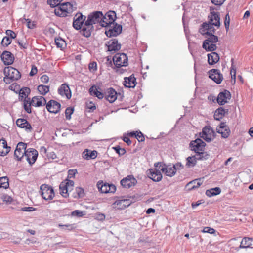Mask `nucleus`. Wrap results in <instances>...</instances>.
I'll use <instances>...</instances> for the list:
<instances>
[{
  "instance_id": "bf43d9fd",
  "label": "nucleus",
  "mask_w": 253,
  "mask_h": 253,
  "mask_svg": "<svg viewBox=\"0 0 253 253\" xmlns=\"http://www.w3.org/2000/svg\"><path fill=\"white\" fill-rule=\"evenodd\" d=\"M108 21H109V20L107 19H104L103 18L101 21L100 26L104 27H111V25H112L113 23H109Z\"/></svg>"
},
{
  "instance_id": "4be33fe9",
  "label": "nucleus",
  "mask_w": 253,
  "mask_h": 253,
  "mask_svg": "<svg viewBox=\"0 0 253 253\" xmlns=\"http://www.w3.org/2000/svg\"><path fill=\"white\" fill-rule=\"evenodd\" d=\"M209 22L212 23L215 26L219 27L220 25L219 13L214 11H211L209 16Z\"/></svg>"
},
{
  "instance_id": "ea45409f",
  "label": "nucleus",
  "mask_w": 253,
  "mask_h": 253,
  "mask_svg": "<svg viewBox=\"0 0 253 253\" xmlns=\"http://www.w3.org/2000/svg\"><path fill=\"white\" fill-rule=\"evenodd\" d=\"M108 183H103L102 181L98 182L97 183V186L99 190L102 193H108Z\"/></svg>"
},
{
  "instance_id": "bb28decb",
  "label": "nucleus",
  "mask_w": 253,
  "mask_h": 253,
  "mask_svg": "<svg viewBox=\"0 0 253 253\" xmlns=\"http://www.w3.org/2000/svg\"><path fill=\"white\" fill-rule=\"evenodd\" d=\"M10 147L7 146V142L4 139L0 140V155L5 156L10 151Z\"/></svg>"
},
{
  "instance_id": "4c0bfd02",
  "label": "nucleus",
  "mask_w": 253,
  "mask_h": 253,
  "mask_svg": "<svg viewBox=\"0 0 253 253\" xmlns=\"http://www.w3.org/2000/svg\"><path fill=\"white\" fill-rule=\"evenodd\" d=\"M197 158L195 156H189L186 158V167L187 168H192L194 167L197 163Z\"/></svg>"
},
{
  "instance_id": "c756f323",
  "label": "nucleus",
  "mask_w": 253,
  "mask_h": 253,
  "mask_svg": "<svg viewBox=\"0 0 253 253\" xmlns=\"http://www.w3.org/2000/svg\"><path fill=\"white\" fill-rule=\"evenodd\" d=\"M208 61L210 65H214L219 60V56L218 54L214 51L208 54Z\"/></svg>"
},
{
  "instance_id": "20e7f679",
  "label": "nucleus",
  "mask_w": 253,
  "mask_h": 253,
  "mask_svg": "<svg viewBox=\"0 0 253 253\" xmlns=\"http://www.w3.org/2000/svg\"><path fill=\"white\" fill-rule=\"evenodd\" d=\"M113 60L116 68H120L122 66L126 67L127 66V56L124 53L116 54L113 57Z\"/></svg>"
},
{
  "instance_id": "3c124183",
  "label": "nucleus",
  "mask_w": 253,
  "mask_h": 253,
  "mask_svg": "<svg viewBox=\"0 0 253 253\" xmlns=\"http://www.w3.org/2000/svg\"><path fill=\"white\" fill-rule=\"evenodd\" d=\"M58 226L63 230L67 229L68 230H71L74 228V224H59Z\"/></svg>"
},
{
  "instance_id": "a19ab883",
  "label": "nucleus",
  "mask_w": 253,
  "mask_h": 253,
  "mask_svg": "<svg viewBox=\"0 0 253 253\" xmlns=\"http://www.w3.org/2000/svg\"><path fill=\"white\" fill-rule=\"evenodd\" d=\"M9 186V179L7 176L0 177V188L6 189Z\"/></svg>"
},
{
  "instance_id": "e2e57ef3",
  "label": "nucleus",
  "mask_w": 253,
  "mask_h": 253,
  "mask_svg": "<svg viewBox=\"0 0 253 253\" xmlns=\"http://www.w3.org/2000/svg\"><path fill=\"white\" fill-rule=\"evenodd\" d=\"M88 68L90 71H95L97 70V63L95 62L90 63Z\"/></svg>"
},
{
  "instance_id": "9b49d317",
  "label": "nucleus",
  "mask_w": 253,
  "mask_h": 253,
  "mask_svg": "<svg viewBox=\"0 0 253 253\" xmlns=\"http://www.w3.org/2000/svg\"><path fill=\"white\" fill-rule=\"evenodd\" d=\"M27 144L23 142H20L17 145L16 149L14 152V157L19 161L23 157L24 155H25L26 150Z\"/></svg>"
},
{
  "instance_id": "cd10ccee",
  "label": "nucleus",
  "mask_w": 253,
  "mask_h": 253,
  "mask_svg": "<svg viewBox=\"0 0 253 253\" xmlns=\"http://www.w3.org/2000/svg\"><path fill=\"white\" fill-rule=\"evenodd\" d=\"M228 112V109H224L222 107L217 109L214 114V118L216 120H220L225 115L226 113Z\"/></svg>"
},
{
  "instance_id": "7c9ffc66",
  "label": "nucleus",
  "mask_w": 253,
  "mask_h": 253,
  "mask_svg": "<svg viewBox=\"0 0 253 253\" xmlns=\"http://www.w3.org/2000/svg\"><path fill=\"white\" fill-rule=\"evenodd\" d=\"M253 240L252 238L244 237L242 239L240 245V248H251L252 246V241Z\"/></svg>"
},
{
  "instance_id": "6ab92c4d",
  "label": "nucleus",
  "mask_w": 253,
  "mask_h": 253,
  "mask_svg": "<svg viewBox=\"0 0 253 253\" xmlns=\"http://www.w3.org/2000/svg\"><path fill=\"white\" fill-rule=\"evenodd\" d=\"M117 92L112 87L107 88L104 92V97L110 103H113L117 99Z\"/></svg>"
},
{
  "instance_id": "1a4fd4ad",
  "label": "nucleus",
  "mask_w": 253,
  "mask_h": 253,
  "mask_svg": "<svg viewBox=\"0 0 253 253\" xmlns=\"http://www.w3.org/2000/svg\"><path fill=\"white\" fill-rule=\"evenodd\" d=\"M155 166L156 167H159L160 170L163 172H165V174L168 176L172 177L176 173L175 168L171 165L166 166L164 164L162 166L161 163H157L155 164Z\"/></svg>"
},
{
  "instance_id": "58836bf2",
  "label": "nucleus",
  "mask_w": 253,
  "mask_h": 253,
  "mask_svg": "<svg viewBox=\"0 0 253 253\" xmlns=\"http://www.w3.org/2000/svg\"><path fill=\"white\" fill-rule=\"evenodd\" d=\"M202 183V179L201 178H199L189 182L187 184V186L190 187V189H194L198 188Z\"/></svg>"
},
{
  "instance_id": "6e6d98bb",
  "label": "nucleus",
  "mask_w": 253,
  "mask_h": 253,
  "mask_svg": "<svg viewBox=\"0 0 253 253\" xmlns=\"http://www.w3.org/2000/svg\"><path fill=\"white\" fill-rule=\"evenodd\" d=\"M84 212L79 211V210H75L71 212V215L73 216L77 217H82L84 215Z\"/></svg>"
},
{
  "instance_id": "0eeeda50",
  "label": "nucleus",
  "mask_w": 253,
  "mask_h": 253,
  "mask_svg": "<svg viewBox=\"0 0 253 253\" xmlns=\"http://www.w3.org/2000/svg\"><path fill=\"white\" fill-rule=\"evenodd\" d=\"M86 16L83 15L81 13H77L73 22V26L76 30L82 29L86 21Z\"/></svg>"
},
{
  "instance_id": "aec40b11",
  "label": "nucleus",
  "mask_w": 253,
  "mask_h": 253,
  "mask_svg": "<svg viewBox=\"0 0 253 253\" xmlns=\"http://www.w3.org/2000/svg\"><path fill=\"white\" fill-rule=\"evenodd\" d=\"M148 177L155 182H159L162 180V174L160 170L157 169H150Z\"/></svg>"
},
{
  "instance_id": "c9c22d12",
  "label": "nucleus",
  "mask_w": 253,
  "mask_h": 253,
  "mask_svg": "<svg viewBox=\"0 0 253 253\" xmlns=\"http://www.w3.org/2000/svg\"><path fill=\"white\" fill-rule=\"evenodd\" d=\"M221 192V190L219 187H215L207 190L206 191V195L207 196L211 197L219 194Z\"/></svg>"
},
{
  "instance_id": "5701e85b",
  "label": "nucleus",
  "mask_w": 253,
  "mask_h": 253,
  "mask_svg": "<svg viewBox=\"0 0 253 253\" xmlns=\"http://www.w3.org/2000/svg\"><path fill=\"white\" fill-rule=\"evenodd\" d=\"M17 126L20 128H25L26 131L31 132L32 128L31 125L25 119H18L16 122Z\"/></svg>"
},
{
  "instance_id": "39448f33",
  "label": "nucleus",
  "mask_w": 253,
  "mask_h": 253,
  "mask_svg": "<svg viewBox=\"0 0 253 253\" xmlns=\"http://www.w3.org/2000/svg\"><path fill=\"white\" fill-rule=\"evenodd\" d=\"M40 190L42 197L45 200H51L55 196L53 189L48 185H42L40 187Z\"/></svg>"
},
{
  "instance_id": "680f3d73",
  "label": "nucleus",
  "mask_w": 253,
  "mask_h": 253,
  "mask_svg": "<svg viewBox=\"0 0 253 253\" xmlns=\"http://www.w3.org/2000/svg\"><path fill=\"white\" fill-rule=\"evenodd\" d=\"M24 20L27 22V26L29 29H33L35 27L34 22H32L29 19L24 18Z\"/></svg>"
},
{
  "instance_id": "473e14b6",
  "label": "nucleus",
  "mask_w": 253,
  "mask_h": 253,
  "mask_svg": "<svg viewBox=\"0 0 253 253\" xmlns=\"http://www.w3.org/2000/svg\"><path fill=\"white\" fill-rule=\"evenodd\" d=\"M206 36V40L204 42H211L215 43L218 42V37L214 35L213 34L209 32H206L205 33Z\"/></svg>"
},
{
  "instance_id": "412c9836",
  "label": "nucleus",
  "mask_w": 253,
  "mask_h": 253,
  "mask_svg": "<svg viewBox=\"0 0 253 253\" xmlns=\"http://www.w3.org/2000/svg\"><path fill=\"white\" fill-rule=\"evenodd\" d=\"M58 93L61 96H66L67 99L71 97V91L68 85L66 84H62L58 89Z\"/></svg>"
},
{
  "instance_id": "8fccbe9b",
  "label": "nucleus",
  "mask_w": 253,
  "mask_h": 253,
  "mask_svg": "<svg viewBox=\"0 0 253 253\" xmlns=\"http://www.w3.org/2000/svg\"><path fill=\"white\" fill-rule=\"evenodd\" d=\"M30 89L29 88L22 89L20 91V96L22 98H27Z\"/></svg>"
},
{
  "instance_id": "de8ad7c7",
  "label": "nucleus",
  "mask_w": 253,
  "mask_h": 253,
  "mask_svg": "<svg viewBox=\"0 0 253 253\" xmlns=\"http://www.w3.org/2000/svg\"><path fill=\"white\" fill-rule=\"evenodd\" d=\"M11 39L8 36L3 37L1 41V44L3 46L6 47L11 43Z\"/></svg>"
},
{
  "instance_id": "423d86ee",
  "label": "nucleus",
  "mask_w": 253,
  "mask_h": 253,
  "mask_svg": "<svg viewBox=\"0 0 253 253\" xmlns=\"http://www.w3.org/2000/svg\"><path fill=\"white\" fill-rule=\"evenodd\" d=\"M200 136L206 142H210L214 138V132L211 127L206 126L203 127L202 133H200Z\"/></svg>"
},
{
  "instance_id": "f03ea898",
  "label": "nucleus",
  "mask_w": 253,
  "mask_h": 253,
  "mask_svg": "<svg viewBox=\"0 0 253 253\" xmlns=\"http://www.w3.org/2000/svg\"><path fill=\"white\" fill-rule=\"evenodd\" d=\"M4 81L6 84L18 80L21 78V74L18 70L10 66L6 67L4 69Z\"/></svg>"
},
{
  "instance_id": "a211bd4d",
  "label": "nucleus",
  "mask_w": 253,
  "mask_h": 253,
  "mask_svg": "<svg viewBox=\"0 0 253 253\" xmlns=\"http://www.w3.org/2000/svg\"><path fill=\"white\" fill-rule=\"evenodd\" d=\"M1 58L5 65H11L14 60L13 55L8 51H3L1 55Z\"/></svg>"
},
{
  "instance_id": "9d476101",
  "label": "nucleus",
  "mask_w": 253,
  "mask_h": 253,
  "mask_svg": "<svg viewBox=\"0 0 253 253\" xmlns=\"http://www.w3.org/2000/svg\"><path fill=\"white\" fill-rule=\"evenodd\" d=\"M205 146L206 143L200 138H197L192 141L190 143L191 150L194 151L195 153H198L199 151H204Z\"/></svg>"
},
{
  "instance_id": "4d7b16f0",
  "label": "nucleus",
  "mask_w": 253,
  "mask_h": 253,
  "mask_svg": "<svg viewBox=\"0 0 253 253\" xmlns=\"http://www.w3.org/2000/svg\"><path fill=\"white\" fill-rule=\"evenodd\" d=\"M135 138L139 142H143L145 140L144 136L141 131H136Z\"/></svg>"
},
{
  "instance_id": "a18cd8bd",
  "label": "nucleus",
  "mask_w": 253,
  "mask_h": 253,
  "mask_svg": "<svg viewBox=\"0 0 253 253\" xmlns=\"http://www.w3.org/2000/svg\"><path fill=\"white\" fill-rule=\"evenodd\" d=\"M217 133L221 134L222 137L224 138H227L230 134V130L229 127H226L225 129L220 130V128H216Z\"/></svg>"
},
{
  "instance_id": "603ef678",
  "label": "nucleus",
  "mask_w": 253,
  "mask_h": 253,
  "mask_svg": "<svg viewBox=\"0 0 253 253\" xmlns=\"http://www.w3.org/2000/svg\"><path fill=\"white\" fill-rule=\"evenodd\" d=\"M113 149L120 156L124 155L126 152V150L124 148H121L119 146H116L113 147Z\"/></svg>"
},
{
  "instance_id": "13d9d810",
  "label": "nucleus",
  "mask_w": 253,
  "mask_h": 253,
  "mask_svg": "<svg viewBox=\"0 0 253 253\" xmlns=\"http://www.w3.org/2000/svg\"><path fill=\"white\" fill-rule=\"evenodd\" d=\"M201 232L203 233H208L212 234L215 233V230L212 228L210 227H205L203 228Z\"/></svg>"
},
{
  "instance_id": "b1692460",
  "label": "nucleus",
  "mask_w": 253,
  "mask_h": 253,
  "mask_svg": "<svg viewBox=\"0 0 253 253\" xmlns=\"http://www.w3.org/2000/svg\"><path fill=\"white\" fill-rule=\"evenodd\" d=\"M212 23L209 22L208 23L205 22L203 23L202 25V27L200 29V32L202 35H205L206 32H209L213 34L215 32V29L213 28L214 24Z\"/></svg>"
},
{
  "instance_id": "f257e3e1",
  "label": "nucleus",
  "mask_w": 253,
  "mask_h": 253,
  "mask_svg": "<svg viewBox=\"0 0 253 253\" xmlns=\"http://www.w3.org/2000/svg\"><path fill=\"white\" fill-rule=\"evenodd\" d=\"M103 18V14L101 11H95L89 14L81 31L82 34L86 38L89 37L94 30L93 25L98 23L100 25Z\"/></svg>"
},
{
  "instance_id": "37998d69",
  "label": "nucleus",
  "mask_w": 253,
  "mask_h": 253,
  "mask_svg": "<svg viewBox=\"0 0 253 253\" xmlns=\"http://www.w3.org/2000/svg\"><path fill=\"white\" fill-rule=\"evenodd\" d=\"M37 89L41 94L44 95L49 92V87L47 85L41 84L38 85Z\"/></svg>"
},
{
  "instance_id": "c03bdc74",
  "label": "nucleus",
  "mask_w": 253,
  "mask_h": 253,
  "mask_svg": "<svg viewBox=\"0 0 253 253\" xmlns=\"http://www.w3.org/2000/svg\"><path fill=\"white\" fill-rule=\"evenodd\" d=\"M196 155H195L197 161L198 160H204L208 159L209 155L207 154V152L203 151H199L198 153H196Z\"/></svg>"
},
{
  "instance_id": "338daca9",
  "label": "nucleus",
  "mask_w": 253,
  "mask_h": 253,
  "mask_svg": "<svg viewBox=\"0 0 253 253\" xmlns=\"http://www.w3.org/2000/svg\"><path fill=\"white\" fill-rule=\"evenodd\" d=\"M1 199L4 202H6L7 203H10L12 200V198L7 195H3L1 197Z\"/></svg>"
},
{
  "instance_id": "4468645a",
  "label": "nucleus",
  "mask_w": 253,
  "mask_h": 253,
  "mask_svg": "<svg viewBox=\"0 0 253 253\" xmlns=\"http://www.w3.org/2000/svg\"><path fill=\"white\" fill-rule=\"evenodd\" d=\"M209 77L217 84H220L223 79L220 71L215 69H212L209 71Z\"/></svg>"
},
{
  "instance_id": "f8f14e48",
  "label": "nucleus",
  "mask_w": 253,
  "mask_h": 253,
  "mask_svg": "<svg viewBox=\"0 0 253 253\" xmlns=\"http://www.w3.org/2000/svg\"><path fill=\"white\" fill-rule=\"evenodd\" d=\"M121 185L125 188H129L137 183V180L132 175H129L121 180Z\"/></svg>"
},
{
  "instance_id": "7ed1b4c3",
  "label": "nucleus",
  "mask_w": 253,
  "mask_h": 253,
  "mask_svg": "<svg viewBox=\"0 0 253 253\" xmlns=\"http://www.w3.org/2000/svg\"><path fill=\"white\" fill-rule=\"evenodd\" d=\"M73 11V5L70 2H65L61 4L59 8L55 9V14L58 16L65 17L69 16Z\"/></svg>"
},
{
  "instance_id": "393cba45",
  "label": "nucleus",
  "mask_w": 253,
  "mask_h": 253,
  "mask_svg": "<svg viewBox=\"0 0 253 253\" xmlns=\"http://www.w3.org/2000/svg\"><path fill=\"white\" fill-rule=\"evenodd\" d=\"M46 102V99L42 96H34L32 98L31 101L32 105L35 107H40L44 105Z\"/></svg>"
},
{
  "instance_id": "774afa93",
  "label": "nucleus",
  "mask_w": 253,
  "mask_h": 253,
  "mask_svg": "<svg viewBox=\"0 0 253 253\" xmlns=\"http://www.w3.org/2000/svg\"><path fill=\"white\" fill-rule=\"evenodd\" d=\"M46 156L49 159H55L56 158V155L54 152H48L46 154Z\"/></svg>"
},
{
  "instance_id": "052dcab7",
  "label": "nucleus",
  "mask_w": 253,
  "mask_h": 253,
  "mask_svg": "<svg viewBox=\"0 0 253 253\" xmlns=\"http://www.w3.org/2000/svg\"><path fill=\"white\" fill-rule=\"evenodd\" d=\"M6 34L8 37H9L11 39H15L16 37V33L11 30H7L6 31Z\"/></svg>"
},
{
  "instance_id": "e433bc0d",
  "label": "nucleus",
  "mask_w": 253,
  "mask_h": 253,
  "mask_svg": "<svg viewBox=\"0 0 253 253\" xmlns=\"http://www.w3.org/2000/svg\"><path fill=\"white\" fill-rule=\"evenodd\" d=\"M104 19H107L109 20L108 22L109 23H115L114 22L116 18V13L113 11H110L103 15Z\"/></svg>"
},
{
  "instance_id": "dca6fc26",
  "label": "nucleus",
  "mask_w": 253,
  "mask_h": 253,
  "mask_svg": "<svg viewBox=\"0 0 253 253\" xmlns=\"http://www.w3.org/2000/svg\"><path fill=\"white\" fill-rule=\"evenodd\" d=\"M105 45L108 47V51L111 52H115L119 50L121 47V44L118 43V40L116 39H113L107 42Z\"/></svg>"
},
{
  "instance_id": "69168bd1",
  "label": "nucleus",
  "mask_w": 253,
  "mask_h": 253,
  "mask_svg": "<svg viewBox=\"0 0 253 253\" xmlns=\"http://www.w3.org/2000/svg\"><path fill=\"white\" fill-rule=\"evenodd\" d=\"M21 210L23 211L31 212L36 210V208L32 207H24L21 209Z\"/></svg>"
},
{
  "instance_id": "c85d7f7f",
  "label": "nucleus",
  "mask_w": 253,
  "mask_h": 253,
  "mask_svg": "<svg viewBox=\"0 0 253 253\" xmlns=\"http://www.w3.org/2000/svg\"><path fill=\"white\" fill-rule=\"evenodd\" d=\"M97 151H91L87 149H85L82 154L83 158L86 160L94 159L97 157Z\"/></svg>"
},
{
  "instance_id": "a878e982",
  "label": "nucleus",
  "mask_w": 253,
  "mask_h": 253,
  "mask_svg": "<svg viewBox=\"0 0 253 253\" xmlns=\"http://www.w3.org/2000/svg\"><path fill=\"white\" fill-rule=\"evenodd\" d=\"M136 84V78L133 75L124 78V85L126 87L134 88Z\"/></svg>"
},
{
  "instance_id": "0e129e2a",
  "label": "nucleus",
  "mask_w": 253,
  "mask_h": 253,
  "mask_svg": "<svg viewBox=\"0 0 253 253\" xmlns=\"http://www.w3.org/2000/svg\"><path fill=\"white\" fill-rule=\"evenodd\" d=\"M74 182L72 180H69L67 182H65V184L66 185L67 187L70 189V192L73 190Z\"/></svg>"
},
{
  "instance_id": "f3484780",
  "label": "nucleus",
  "mask_w": 253,
  "mask_h": 253,
  "mask_svg": "<svg viewBox=\"0 0 253 253\" xmlns=\"http://www.w3.org/2000/svg\"><path fill=\"white\" fill-rule=\"evenodd\" d=\"M46 107L49 112L56 114L60 110L61 104L56 101L51 100L46 104Z\"/></svg>"
},
{
  "instance_id": "09e8293b",
  "label": "nucleus",
  "mask_w": 253,
  "mask_h": 253,
  "mask_svg": "<svg viewBox=\"0 0 253 253\" xmlns=\"http://www.w3.org/2000/svg\"><path fill=\"white\" fill-rule=\"evenodd\" d=\"M115 203L117 205H120L121 206V207H120V208H126V206H128L129 205L127 200H119L116 201Z\"/></svg>"
},
{
  "instance_id": "6e6552de",
  "label": "nucleus",
  "mask_w": 253,
  "mask_h": 253,
  "mask_svg": "<svg viewBox=\"0 0 253 253\" xmlns=\"http://www.w3.org/2000/svg\"><path fill=\"white\" fill-rule=\"evenodd\" d=\"M111 27H108L105 31V34L108 37L117 36L119 35L122 31V26L117 23H113Z\"/></svg>"
},
{
  "instance_id": "864d4df0",
  "label": "nucleus",
  "mask_w": 253,
  "mask_h": 253,
  "mask_svg": "<svg viewBox=\"0 0 253 253\" xmlns=\"http://www.w3.org/2000/svg\"><path fill=\"white\" fill-rule=\"evenodd\" d=\"M74 112V109L71 107H68L65 110V116L67 120L71 119V116Z\"/></svg>"
},
{
  "instance_id": "72a5a7b5",
  "label": "nucleus",
  "mask_w": 253,
  "mask_h": 253,
  "mask_svg": "<svg viewBox=\"0 0 253 253\" xmlns=\"http://www.w3.org/2000/svg\"><path fill=\"white\" fill-rule=\"evenodd\" d=\"M203 48L205 49L207 51L213 52L216 49V45L215 43L211 42H203Z\"/></svg>"
},
{
  "instance_id": "79ce46f5",
  "label": "nucleus",
  "mask_w": 253,
  "mask_h": 253,
  "mask_svg": "<svg viewBox=\"0 0 253 253\" xmlns=\"http://www.w3.org/2000/svg\"><path fill=\"white\" fill-rule=\"evenodd\" d=\"M84 195V190L81 187H76L73 196L75 198H79L83 197Z\"/></svg>"
},
{
  "instance_id": "2f4dec72",
  "label": "nucleus",
  "mask_w": 253,
  "mask_h": 253,
  "mask_svg": "<svg viewBox=\"0 0 253 253\" xmlns=\"http://www.w3.org/2000/svg\"><path fill=\"white\" fill-rule=\"evenodd\" d=\"M89 93L91 95H94L99 99H101L104 97V93L98 91L95 86H92L90 88Z\"/></svg>"
},
{
  "instance_id": "f704fd0d",
  "label": "nucleus",
  "mask_w": 253,
  "mask_h": 253,
  "mask_svg": "<svg viewBox=\"0 0 253 253\" xmlns=\"http://www.w3.org/2000/svg\"><path fill=\"white\" fill-rule=\"evenodd\" d=\"M59 190L61 195L67 198L69 196V192H70V189L68 188L65 182H62L59 185Z\"/></svg>"
},
{
  "instance_id": "5fc2aeb1",
  "label": "nucleus",
  "mask_w": 253,
  "mask_h": 253,
  "mask_svg": "<svg viewBox=\"0 0 253 253\" xmlns=\"http://www.w3.org/2000/svg\"><path fill=\"white\" fill-rule=\"evenodd\" d=\"M63 0H48L47 3L52 7H55L59 5L60 2Z\"/></svg>"
},
{
  "instance_id": "49530a36",
  "label": "nucleus",
  "mask_w": 253,
  "mask_h": 253,
  "mask_svg": "<svg viewBox=\"0 0 253 253\" xmlns=\"http://www.w3.org/2000/svg\"><path fill=\"white\" fill-rule=\"evenodd\" d=\"M55 42L57 47L61 49L64 48L66 45L65 41L61 38L55 39Z\"/></svg>"
},
{
  "instance_id": "ddd939ff",
  "label": "nucleus",
  "mask_w": 253,
  "mask_h": 253,
  "mask_svg": "<svg viewBox=\"0 0 253 253\" xmlns=\"http://www.w3.org/2000/svg\"><path fill=\"white\" fill-rule=\"evenodd\" d=\"M38 156V151L34 148L27 149L25 156L30 165L35 163Z\"/></svg>"
},
{
  "instance_id": "2eb2a0df",
  "label": "nucleus",
  "mask_w": 253,
  "mask_h": 253,
  "mask_svg": "<svg viewBox=\"0 0 253 253\" xmlns=\"http://www.w3.org/2000/svg\"><path fill=\"white\" fill-rule=\"evenodd\" d=\"M230 92L227 90H224L223 91L218 94L217 98V102L219 105H223L226 103L228 102V100H230Z\"/></svg>"
}]
</instances>
